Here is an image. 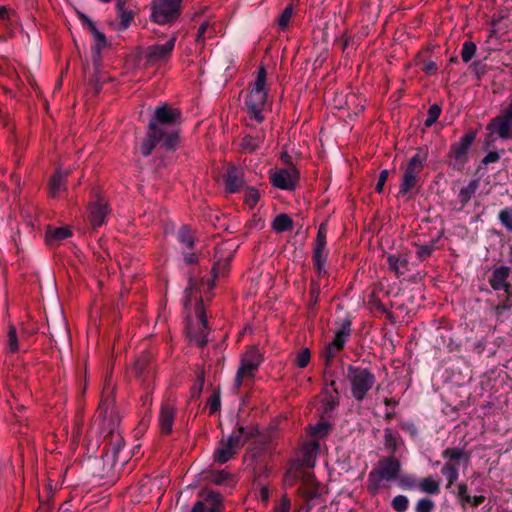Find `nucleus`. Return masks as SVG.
Instances as JSON below:
<instances>
[{
    "mask_svg": "<svg viewBox=\"0 0 512 512\" xmlns=\"http://www.w3.org/2000/svg\"><path fill=\"white\" fill-rule=\"evenodd\" d=\"M179 117L180 112L177 109L166 105L155 109L154 117L149 123L147 138L140 147L143 156H149L158 144L169 150L175 149L178 142L175 123Z\"/></svg>",
    "mask_w": 512,
    "mask_h": 512,
    "instance_id": "nucleus-1",
    "label": "nucleus"
},
{
    "mask_svg": "<svg viewBox=\"0 0 512 512\" xmlns=\"http://www.w3.org/2000/svg\"><path fill=\"white\" fill-rule=\"evenodd\" d=\"M326 235V225L321 224L317 232L313 249V263L316 270V278L312 279L311 281L310 293L311 297L314 298L315 301H317L321 289L328 286L326 279L327 270L325 265L328 259L329 251L326 248Z\"/></svg>",
    "mask_w": 512,
    "mask_h": 512,
    "instance_id": "nucleus-2",
    "label": "nucleus"
},
{
    "mask_svg": "<svg viewBox=\"0 0 512 512\" xmlns=\"http://www.w3.org/2000/svg\"><path fill=\"white\" fill-rule=\"evenodd\" d=\"M195 283L192 279H189L188 287L185 289L184 307L188 309L192 299L197 301L195 307V314L197 316L196 325L189 323L187 326V333L189 340L194 342L196 345L203 347L207 344V318L205 315L202 301L198 299L195 292Z\"/></svg>",
    "mask_w": 512,
    "mask_h": 512,
    "instance_id": "nucleus-3",
    "label": "nucleus"
},
{
    "mask_svg": "<svg viewBox=\"0 0 512 512\" xmlns=\"http://www.w3.org/2000/svg\"><path fill=\"white\" fill-rule=\"evenodd\" d=\"M265 87L266 71L264 67H260L252 89L248 93L245 101L247 112L250 118L256 120L259 123L264 120L263 111L267 105L268 94Z\"/></svg>",
    "mask_w": 512,
    "mask_h": 512,
    "instance_id": "nucleus-4",
    "label": "nucleus"
},
{
    "mask_svg": "<svg viewBox=\"0 0 512 512\" xmlns=\"http://www.w3.org/2000/svg\"><path fill=\"white\" fill-rule=\"evenodd\" d=\"M346 379L349 382L351 395L362 402L376 382L375 375L367 368L349 365L347 367Z\"/></svg>",
    "mask_w": 512,
    "mask_h": 512,
    "instance_id": "nucleus-5",
    "label": "nucleus"
},
{
    "mask_svg": "<svg viewBox=\"0 0 512 512\" xmlns=\"http://www.w3.org/2000/svg\"><path fill=\"white\" fill-rule=\"evenodd\" d=\"M251 432L240 426L237 431L233 432L226 439L219 441L217 448L214 451V459L220 464L226 463L236 453L237 449L243 445L250 437Z\"/></svg>",
    "mask_w": 512,
    "mask_h": 512,
    "instance_id": "nucleus-6",
    "label": "nucleus"
},
{
    "mask_svg": "<svg viewBox=\"0 0 512 512\" xmlns=\"http://www.w3.org/2000/svg\"><path fill=\"white\" fill-rule=\"evenodd\" d=\"M427 152L419 149L410 159L404 172L398 196H404L416 185L418 175L424 168Z\"/></svg>",
    "mask_w": 512,
    "mask_h": 512,
    "instance_id": "nucleus-7",
    "label": "nucleus"
},
{
    "mask_svg": "<svg viewBox=\"0 0 512 512\" xmlns=\"http://www.w3.org/2000/svg\"><path fill=\"white\" fill-rule=\"evenodd\" d=\"M182 0H153L151 19L160 25L174 21L180 14Z\"/></svg>",
    "mask_w": 512,
    "mask_h": 512,
    "instance_id": "nucleus-8",
    "label": "nucleus"
},
{
    "mask_svg": "<svg viewBox=\"0 0 512 512\" xmlns=\"http://www.w3.org/2000/svg\"><path fill=\"white\" fill-rule=\"evenodd\" d=\"M120 420L112 400H104L100 403L95 424H98L102 433L113 435L118 429Z\"/></svg>",
    "mask_w": 512,
    "mask_h": 512,
    "instance_id": "nucleus-9",
    "label": "nucleus"
},
{
    "mask_svg": "<svg viewBox=\"0 0 512 512\" xmlns=\"http://www.w3.org/2000/svg\"><path fill=\"white\" fill-rule=\"evenodd\" d=\"M177 35H171L165 43H155L145 49L144 57L146 61L153 66H159L167 63L173 53Z\"/></svg>",
    "mask_w": 512,
    "mask_h": 512,
    "instance_id": "nucleus-10",
    "label": "nucleus"
},
{
    "mask_svg": "<svg viewBox=\"0 0 512 512\" xmlns=\"http://www.w3.org/2000/svg\"><path fill=\"white\" fill-rule=\"evenodd\" d=\"M262 362V355L255 347L250 348L241 360L235 377V386L240 388L246 378H252Z\"/></svg>",
    "mask_w": 512,
    "mask_h": 512,
    "instance_id": "nucleus-11",
    "label": "nucleus"
},
{
    "mask_svg": "<svg viewBox=\"0 0 512 512\" xmlns=\"http://www.w3.org/2000/svg\"><path fill=\"white\" fill-rule=\"evenodd\" d=\"M487 129L497 134L501 139L512 138V99L509 106L502 111V114L493 118Z\"/></svg>",
    "mask_w": 512,
    "mask_h": 512,
    "instance_id": "nucleus-12",
    "label": "nucleus"
},
{
    "mask_svg": "<svg viewBox=\"0 0 512 512\" xmlns=\"http://www.w3.org/2000/svg\"><path fill=\"white\" fill-rule=\"evenodd\" d=\"M234 250L231 246L224 244L216 249V261L212 267L213 281L210 288L214 286V279L227 275L229 271L230 261L233 257Z\"/></svg>",
    "mask_w": 512,
    "mask_h": 512,
    "instance_id": "nucleus-13",
    "label": "nucleus"
},
{
    "mask_svg": "<svg viewBox=\"0 0 512 512\" xmlns=\"http://www.w3.org/2000/svg\"><path fill=\"white\" fill-rule=\"evenodd\" d=\"M299 179L297 169H278L270 174V182L278 189L294 190Z\"/></svg>",
    "mask_w": 512,
    "mask_h": 512,
    "instance_id": "nucleus-14",
    "label": "nucleus"
},
{
    "mask_svg": "<svg viewBox=\"0 0 512 512\" xmlns=\"http://www.w3.org/2000/svg\"><path fill=\"white\" fill-rule=\"evenodd\" d=\"M350 333V322H344L342 327L336 332L333 340L326 347L324 352L326 365H329L337 353L342 350L350 336Z\"/></svg>",
    "mask_w": 512,
    "mask_h": 512,
    "instance_id": "nucleus-15",
    "label": "nucleus"
},
{
    "mask_svg": "<svg viewBox=\"0 0 512 512\" xmlns=\"http://www.w3.org/2000/svg\"><path fill=\"white\" fill-rule=\"evenodd\" d=\"M511 269L508 266H499L492 271L489 284L494 290H503L510 295L511 285L508 282Z\"/></svg>",
    "mask_w": 512,
    "mask_h": 512,
    "instance_id": "nucleus-16",
    "label": "nucleus"
},
{
    "mask_svg": "<svg viewBox=\"0 0 512 512\" xmlns=\"http://www.w3.org/2000/svg\"><path fill=\"white\" fill-rule=\"evenodd\" d=\"M109 213L108 205L103 199L90 203L89 205V221L96 228L104 224Z\"/></svg>",
    "mask_w": 512,
    "mask_h": 512,
    "instance_id": "nucleus-17",
    "label": "nucleus"
},
{
    "mask_svg": "<svg viewBox=\"0 0 512 512\" xmlns=\"http://www.w3.org/2000/svg\"><path fill=\"white\" fill-rule=\"evenodd\" d=\"M474 132L467 133L452 145L451 151L457 162L464 163L467 160V153L475 140Z\"/></svg>",
    "mask_w": 512,
    "mask_h": 512,
    "instance_id": "nucleus-18",
    "label": "nucleus"
},
{
    "mask_svg": "<svg viewBox=\"0 0 512 512\" xmlns=\"http://www.w3.org/2000/svg\"><path fill=\"white\" fill-rule=\"evenodd\" d=\"M176 408L172 403H164L159 413V425L163 434H169L172 431Z\"/></svg>",
    "mask_w": 512,
    "mask_h": 512,
    "instance_id": "nucleus-19",
    "label": "nucleus"
},
{
    "mask_svg": "<svg viewBox=\"0 0 512 512\" xmlns=\"http://www.w3.org/2000/svg\"><path fill=\"white\" fill-rule=\"evenodd\" d=\"M264 139L265 133L262 130L247 133L240 140L241 150L245 153H253L262 146Z\"/></svg>",
    "mask_w": 512,
    "mask_h": 512,
    "instance_id": "nucleus-20",
    "label": "nucleus"
},
{
    "mask_svg": "<svg viewBox=\"0 0 512 512\" xmlns=\"http://www.w3.org/2000/svg\"><path fill=\"white\" fill-rule=\"evenodd\" d=\"M322 402L325 412H330L339 405V392L335 380H331L323 388Z\"/></svg>",
    "mask_w": 512,
    "mask_h": 512,
    "instance_id": "nucleus-21",
    "label": "nucleus"
},
{
    "mask_svg": "<svg viewBox=\"0 0 512 512\" xmlns=\"http://www.w3.org/2000/svg\"><path fill=\"white\" fill-rule=\"evenodd\" d=\"M220 506V494L209 492L205 501H198L194 504L191 512H219Z\"/></svg>",
    "mask_w": 512,
    "mask_h": 512,
    "instance_id": "nucleus-22",
    "label": "nucleus"
},
{
    "mask_svg": "<svg viewBox=\"0 0 512 512\" xmlns=\"http://www.w3.org/2000/svg\"><path fill=\"white\" fill-rule=\"evenodd\" d=\"M319 449L320 444L317 441L304 444L301 449V455L299 458L300 465L308 468L314 467Z\"/></svg>",
    "mask_w": 512,
    "mask_h": 512,
    "instance_id": "nucleus-23",
    "label": "nucleus"
},
{
    "mask_svg": "<svg viewBox=\"0 0 512 512\" xmlns=\"http://www.w3.org/2000/svg\"><path fill=\"white\" fill-rule=\"evenodd\" d=\"M387 263L389 270L392 271L397 277L404 275L408 269V257L402 253L388 254Z\"/></svg>",
    "mask_w": 512,
    "mask_h": 512,
    "instance_id": "nucleus-24",
    "label": "nucleus"
},
{
    "mask_svg": "<svg viewBox=\"0 0 512 512\" xmlns=\"http://www.w3.org/2000/svg\"><path fill=\"white\" fill-rule=\"evenodd\" d=\"M382 479L390 481L397 478L398 473L400 471V463L399 461L394 457H389L386 460H384L380 467L375 470Z\"/></svg>",
    "mask_w": 512,
    "mask_h": 512,
    "instance_id": "nucleus-25",
    "label": "nucleus"
},
{
    "mask_svg": "<svg viewBox=\"0 0 512 512\" xmlns=\"http://www.w3.org/2000/svg\"><path fill=\"white\" fill-rule=\"evenodd\" d=\"M226 189L230 193H235L243 186V171L235 166H230L226 174Z\"/></svg>",
    "mask_w": 512,
    "mask_h": 512,
    "instance_id": "nucleus-26",
    "label": "nucleus"
},
{
    "mask_svg": "<svg viewBox=\"0 0 512 512\" xmlns=\"http://www.w3.org/2000/svg\"><path fill=\"white\" fill-rule=\"evenodd\" d=\"M442 457L446 460V463H455L459 465L460 461L468 463L470 460V453L465 451L463 448H446L442 452Z\"/></svg>",
    "mask_w": 512,
    "mask_h": 512,
    "instance_id": "nucleus-27",
    "label": "nucleus"
},
{
    "mask_svg": "<svg viewBox=\"0 0 512 512\" xmlns=\"http://www.w3.org/2000/svg\"><path fill=\"white\" fill-rule=\"evenodd\" d=\"M69 172L58 170L49 181V191L51 197H56L62 191L66 190V179Z\"/></svg>",
    "mask_w": 512,
    "mask_h": 512,
    "instance_id": "nucleus-28",
    "label": "nucleus"
},
{
    "mask_svg": "<svg viewBox=\"0 0 512 512\" xmlns=\"http://www.w3.org/2000/svg\"><path fill=\"white\" fill-rule=\"evenodd\" d=\"M71 235V231L68 228L60 227L52 230H48L46 233V242L48 245H54Z\"/></svg>",
    "mask_w": 512,
    "mask_h": 512,
    "instance_id": "nucleus-29",
    "label": "nucleus"
},
{
    "mask_svg": "<svg viewBox=\"0 0 512 512\" xmlns=\"http://www.w3.org/2000/svg\"><path fill=\"white\" fill-rule=\"evenodd\" d=\"M116 9H117L118 18L120 19V29L125 30L129 27V25L133 21L134 14L132 11L127 10L124 6V3L121 2L120 0L118 1L117 5H116Z\"/></svg>",
    "mask_w": 512,
    "mask_h": 512,
    "instance_id": "nucleus-30",
    "label": "nucleus"
},
{
    "mask_svg": "<svg viewBox=\"0 0 512 512\" xmlns=\"http://www.w3.org/2000/svg\"><path fill=\"white\" fill-rule=\"evenodd\" d=\"M293 227V220L291 217L287 214H279L275 217V219L272 222V228L274 231L278 233H282L285 231H288L292 229Z\"/></svg>",
    "mask_w": 512,
    "mask_h": 512,
    "instance_id": "nucleus-31",
    "label": "nucleus"
},
{
    "mask_svg": "<svg viewBox=\"0 0 512 512\" xmlns=\"http://www.w3.org/2000/svg\"><path fill=\"white\" fill-rule=\"evenodd\" d=\"M479 186V182L477 180H472L469 184L460 189L458 194V200L462 206H465L472 196L476 193Z\"/></svg>",
    "mask_w": 512,
    "mask_h": 512,
    "instance_id": "nucleus-32",
    "label": "nucleus"
},
{
    "mask_svg": "<svg viewBox=\"0 0 512 512\" xmlns=\"http://www.w3.org/2000/svg\"><path fill=\"white\" fill-rule=\"evenodd\" d=\"M441 473L447 480V488H450L459 477V466L455 463H445Z\"/></svg>",
    "mask_w": 512,
    "mask_h": 512,
    "instance_id": "nucleus-33",
    "label": "nucleus"
},
{
    "mask_svg": "<svg viewBox=\"0 0 512 512\" xmlns=\"http://www.w3.org/2000/svg\"><path fill=\"white\" fill-rule=\"evenodd\" d=\"M417 487L424 493L428 494H438L440 492V484L439 481H437L434 477L429 476L424 479H422L418 484Z\"/></svg>",
    "mask_w": 512,
    "mask_h": 512,
    "instance_id": "nucleus-34",
    "label": "nucleus"
},
{
    "mask_svg": "<svg viewBox=\"0 0 512 512\" xmlns=\"http://www.w3.org/2000/svg\"><path fill=\"white\" fill-rule=\"evenodd\" d=\"M94 44L92 46V51L97 55L100 56L101 51L106 47L107 40L106 36L100 32L97 27H93V30L91 31Z\"/></svg>",
    "mask_w": 512,
    "mask_h": 512,
    "instance_id": "nucleus-35",
    "label": "nucleus"
},
{
    "mask_svg": "<svg viewBox=\"0 0 512 512\" xmlns=\"http://www.w3.org/2000/svg\"><path fill=\"white\" fill-rule=\"evenodd\" d=\"M400 440V435L398 432L394 431L391 428H386L384 431V445L386 449L394 452L397 449L398 443Z\"/></svg>",
    "mask_w": 512,
    "mask_h": 512,
    "instance_id": "nucleus-36",
    "label": "nucleus"
},
{
    "mask_svg": "<svg viewBox=\"0 0 512 512\" xmlns=\"http://www.w3.org/2000/svg\"><path fill=\"white\" fill-rule=\"evenodd\" d=\"M122 445V439L119 436H117V439L115 440V443L112 446V448L110 450H107L104 454L106 461H111L112 465H115L116 462L118 461V454L122 448Z\"/></svg>",
    "mask_w": 512,
    "mask_h": 512,
    "instance_id": "nucleus-37",
    "label": "nucleus"
},
{
    "mask_svg": "<svg viewBox=\"0 0 512 512\" xmlns=\"http://www.w3.org/2000/svg\"><path fill=\"white\" fill-rule=\"evenodd\" d=\"M179 241L188 249H192L194 245V237L191 230L187 226H183L178 232Z\"/></svg>",
    "mask_w": 512,
    "mask_h": 512,
    "instance_id": "nucleus-38",
    "label": "nucleus"
},
{
    "mask_svg": "<svg viewBox=\"0 0 512 512\" xmlns=\"http://www.w3.org/2000/svg\"><path fill=\"white\" fill-rule=\"evenodd\" d=\"M383 479L381 476L375 471H371L368 476V489L372 494H377L379 489L381 488V481Z\"/></svg>",
    "mask_w": 512,
    "mask_h": 512,
    "instance_id": "nucleus-39",
    "label": "nucleus"
},
{
    "mask_svg": "<svg viewBox=\"0 0 512 512\" xmlns=\"http://www.w3.org/2000/svg\"><path fill=\"white\" fill-rule=\"evenodd\" d=\"M7 346L11 353H16L20 349L19 344H18L17 330L14 326L9 327Z\"/></svg>",
    "mask_w": 512,
    "mask_h": 512,
    "instance_id": "nucleus-40",
    "label": "nucleus"
},
{
    "mask_svg": "<svg viewBox=\"0 0 512 512\" xmlns=\"http://www.w3.org/2000/svg\"><path fill=\"white\" fill-rule=\"evenodd\" d=\"M477 50L476 45L473 42H464L461 50V57L464 62H469L475 55Z\"/></svg>",
    "mask_w": 512,
    "mask_h": 512,
    "instance_id": "nucleus-41",
    "label": "nucleus"
},
{
    "mask_svg": "<svg viewBox=\"0 0 512 512\" xmlns=\"http://www.w3.org/2000/svg\"><path fill=\"white\" fill-rule=\"evenodd\" d=\"M440 114H441V107L439 105H437V104L431 105L429 107V109H428L427 118L424 121L425 127L432 126L437 121V119L439 118Z\"/></svg>",
    "mask_w": 512,
    "mask_h": 512,
    "instance_id": "nucleus-42",
    "label": "nucleus"
},
{
    "mask_svg": "<svg viewBox=\"0 0 512 512\" xmlns=\"http://www.w3.org/2000/svg\"><path fill=\"white\" fill-rule=\"evenodd\" d=\"M310 358V350L303 348L296 354L294 362L299 368H305L309 364Z\"/></svg>",
    "mask_w": 512,
    "mask_h": 512,
    "instance_id": "nucleus-43",
    "label": "nucleus"
},
{
    "mask_svg": "<svg viewBox=\"0 0 512 512\" xmlns=\"http://www.w3.org/2000/svg\"><path fill=\"white\" fill-rule=\"evenodd\" d=\"M392 508L397 512H404L407 510L409 500L405 495H397L392 500Z\"/></svg>",
    "mask_w": 512,
    "mask_h": 512,
    "instance_id": "nucleus-44",
    "label": "nucleus"
},
{
    "mask_svg": "<svg viewBox=\"0 0 512 512\" xmlns=\"http://www.w3.org/2000/svg\"><path fill=\"white\" fill-rule=\"evenodd\" d=\"M499 221L503 226L506 227L507 230L512 231V209L505 208L499 212L498 215Z\"/></svg>",
    "mask_w": 512,
    "mask_h": 512,
    "instance_id": "nucleus-45",
    "label": "nucleus"
},
{
    "mask_svg": "<svg viewBox=\"0 0 512 512\" xmlns=\"http://www.w3.org/2000/svg\"><path fill=\"white\" fill-rule=\"evenodd\" d=\"M512 307V304L510 303L509 297L506 298V300L503 303H500L496 305L493 308V313L497 320L502 321L504 313Z\"/></svg>",
    "mask_w": 512,
    "mask_h": 512,
    "instance_id": "nucleus-46",
    "label": "nucleus"
},
{
    "mask_svg": "<svg viewBox=\"0 0 512 512\" xmlns=\"http://www.w3.org/2000/svg\"><path fill=\"white\" fill-rule=\"evenodd\" d=\"M292 15H293V8L291 5L287 6L283 12L281 13V15L279 16L278 18V25L282 28V29H285L291 18H292Z\"/></svg>",
    "mask_w": 512,
    "mask_h": 512,
    "instance_id": "nucleus-47",
    "label": "nucleus"
},
{
    "mask_svg": "<svg viewBox=\"0 0 512 512\" xmlns=\"http://www.w3.org/2000/svg\"><path fill=\"white\" fill-rule=\"evenodd\" d=\"M435 507L434 502L429 498L420 499L415 507L416 512H432Z\"/></svg>",
    "mask_w": 512,
    "mask_h": 512,
    "instance_id": "nucleus-48",
    "label": "nucleus"
},
{
    "mask_svg": "<svg viewBox=\"0 0 512 512\" xmlns=\"http://www.w3.org/2000/svg\"><path fill=\"white\" fill-rule=\"evenodd\" d=\"M259 198H260L259 192L254 188H249L245 192L244 200H245V203L250 208L254 207L257 204V202L259 201Z\"/></svg>",
    "mask_w": 512,
    "mask_h": 512,
    "instance_id": "nucleus-49",
    "label": "nucleus"
},
{
    "mask_svg": "<svg viewBox=\"0 0 512 512\" xmlns=\"http://www.w3.org/2000/svg\"><path fill=\"white\" fill-rule=\"evenodd\" d=\"M203 385H204V376H203V374H200L198 376L197 383L195 384V386L192 389V392H191L192 398H195V399L199 398L202 388H203Z\"/></svg>",
    "mask_w": 512,
    "mask_h": 512,
    "instance_id": "nucleus-50",
    "label": "nucleus"
},
{
    "mask_svg": "<svg viewBox=\"0 0 512 512\" xmlns=\"http://www.w3.org/2000/svg\"><path fill=\"white\" fill-rule=\"evenodd\" d=\"M388 175H389L388 170H382L380 172L379 178H378V181H377V184H376V187H375V190L378 193H381L383 191V188H384V185H385V183L387 181Z\"/></svg>",
    "mask_w": 512,
    "mask_h": 512,
    "instance_id": "nucleus-51",
    "label": "nucleus"
},
{
    "mask_svg": "<svg viewBox=\"0 0 512 512\" xmlns=\"http://www.w3.org/2000/svg\"><path fill=\"white\" fill-rule=\"evenodd\" d=\"M227 478L228 473L225 472L224 470L217 471L212 475V481L217 485L224 483L227 480Z\"/></svg>",
    "mask_w": 512,
    "mask_h": 512,
    "instance_id": "nucleus-52",
    "label": "nucleus"
},
{
    "mask_svg": "<svg viewBox=\"0 0 512 512\" xmlns=\"http://www.w3.org/2000/svg\"><path fill=\"white\" fill-rule=\"evenodd\" d=\"M290 511V501L288 498L283 497L277 506L275 507V512H289Z\"/></svg>",
    "mask_w": 512,
    "mask_h": 512,
    "instance_id": "nucleus-53",
    "label": "nucleus"
},
{
    "mask_svg": "<svg viewBox=\"0 0 512 512\" xmlns=\"http://www.w3.org/2000/svg\"><path fill=\"white\" fill-rule=\"evenodd\" d=\"M208 406L211 413H215L220 409V398L217 395L212 396L208 401Z\"/></svg>",
    "mask_w": 512,
    "mask_h": 512,
    "instance_id": "nucleus-54",
    "label": "nucleus"
},
{
    "mask_svg": "<svg viewBox=\"0 0 512 512\" xmlns=\"http://www.w3.org/2000/svg\"><path fill=\"white\" fill-rule=\"evenodd\" d=\"M431 253H432V247L431 246L423 245V246H419L418 249H417V255L421 259L427 258L428 256L431 255Z\"/></svg>",
    "mask_w": 512,
    "mask_h": 512,
    "instance_id": "nucleus-55",
    "label": "nucleus"
},
{
    "mask_svg": "<svg viewBox=\"0 0 512 512\" xmlns=\"http://www.w3.org/2000/svg\"><path fill=\"white\" fill-rule=\"evenodd\" d=\"M500 156L497 152H489L482 160L484 165L495 163L499 160Z\"/></svg>",
    "mask_w": 512,
    "mask_h": 512,
    "instance_id": "nucleus-56",
    "label": "nucleus"
},
{
    "mask_svg": "<svg viewBox=\"0 0 512 512\" xmlns=\"http://www.w3.org/2000/svg\"><path fill=\"white\" fill-rule=\"evenodd\" d=\"M208 28V23L207 22H204L200 25L198 31H197V35H196V41L197 42H202L204 41V35H205V32Z\"/></svg>",
    "mask_w": 512,
    "mask_h": 512,
    "instance_id": "nucleus-57",
    "label": "nucleus"
},
{
    "mask_svg": "<svg viewBox=\"0 0 512 512\" xmlns=\"http://www.w3.org/2000/svg\"><path fill=\"white\" fill-rule=\"evenodd\" d=\"M326 432H327V425L323 424V423L312 427V431H311V433L315 436L325 434Z\"/></svg>",
    "mask_w": 512,
    "mask_h": 512,
    "instance_id": "nucleus-58",
    "label": "nucleus"
},
{
    "mask_svg": "<svg viewBox=\"0 0 512 512\" xmlns=\"http://www.w3.org/2000/svg\"><path fill=\"white\" fill-rule=\"evenodd\" d=\"M79 17L82 20L83 24L87 25L90 32L93 30V27H96L94 22L90 18H88L85 14L79 13Z\"/></svg>",
    "mask_w": 512,
    "mask_h": 512,
    "instance_id": "nucleus-59",
    "label": "nucleus"
},
{
    "mask_svg": "<svg viewBox=\"0 0 512 512\" xmlns=\"http://www.w3.org/2000/svg\"><path fill=\"white\" fill-rule=\"evenodd\" d=\"M401 483L408 487V488H413L415 486H417L415 480L412 478V477H405V478H402L401 479Z\"/></svg>",
    "mask_w": 512,
    "mask_h": 512,
    "instance_id": "nucleus-60",
    "label": "nucleus"
},
{
    "mask_svg": "<svg viewBox=\"0 0 512 512\" xmlns=\"http://www.w3.org/2000/svg\"><path fill=\"white\" fill-rule=\"evenodd\" d=\"M184 260L188 264L196 263L198 258L194 253H186L184 254Z\"/></svg>",
    "mask_w": 512,
    "mask_h": 512,
    "instance_id": "nucleus-61",
    "label": "nucleus"
},
{
    "mask_svg": "<svg viewBox=\"0 0 512 512\" xmlns=\"http://www.w3.org/2000/svg\"><path fill=\"white\" fill-rule=\"evenodd\" d=\"M485 501V496L479 495L472 497V506L477 507Z\"/></svg>",
    "mask_w": 512,
    "mask_h": 512,
    "instance_id": "nucleus-62",
    "label": "nucleus"
},
{
    "mask_svg": "<svg viewBox=\"0 0 512 512\" xmlns=\"http://www.w3.org/2000/svg\"><path fill=\"white\" fill-rule=\"evenodd\" d=\"M436 69H437V66H436L435 62L430 61L425 64L424 70L427 73H434L436 71Z\"/></svg>",
    "mask_w": 512,
    "mask_h": 512,
    "instance_id": "nucleus-63",
    "label": "nucleus"
},
{
    "mask_svg": "<svg viewBox=\"0 0 512 512\" xmlns=\"http://www.w3.org/2000/svg\"><path fill=\"white\" fill-rule=\"evenodd\" d=\"M467 490H468L467 485L465 483H460L458 485V497L460 498V497L464 496L465 494H467L468 493Z\"/></svg>",
    "mask_w": 512,
    "mask_h": 512,
    "instance_id": "nucleus-64",
    "label": "nucleus"
}]
</instances>
